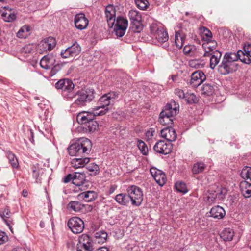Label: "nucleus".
<instances>
[{
	"instance_id": "1",
	"label": "nucleus",
	"mask_w": 251,
	"mask_h": 251,
	"mask_svg": "<svg viewBox=\"0 0 251 251\" xmlns=\"http://www.w3.org/2000/svg\"><path fill=\"white\" fill-rule=\"evenodd\" d=\"M239 58V54L235 52L226 53L218 67V72L222 75H226L235 72L238 67L236 62Z\"/></svg>"
},
{
	"instance_id": "2",
	"label": "nucleus",
	"mask_w": 251,
	"mask_h": 251,
	"mask_svg": "<svg viewBox=\"0 0 251 251\" xmlns=\"http://www.w3.org/2000/svg\"><path fill=\"white\" fill-rule=\"evenodd\" d=\"M179 111V105L175 101L168 103L160 113L159 121L163 125L171 127L173 125V117Z\"/></svg>"
},
{
	"instance_id": "3",
	"label": "nucleus",
	"mask_w": 251,
	"mask_h": 251,
	"mask_svg": "<svg viewBox=\"0 0 251 251\" xmlns=\"http://www.w3.org/2000/svg\"><path fill=\"white\" fill-rule=\"evenodd\" d=\"M91 146V142L89 139L82 138L69 147L68 152L71 156H82L89 153Z\"/></svg>"
},
{
	"instance_id": "4",
	"label": "nucleus",
	"mask_w": 251,
	"mask_h": 251,
	"mask_svg": "<svg viewBox=\"0 0 251 251\" xmlns=\"http://www.w3.org/2000/svg\"><path fill=\"white\" fill-rule=\"evenodd\" d=\"M94 90L93 89H81L75 92V97L76 99L74 104L78 107H83L86 105L87 103L91 102L94 99Z\"/></svg>"
},
{
	"instance_id": "5",
	"label": "nucleus",
	"mask_w": 251,
	"mask_h": 251,
	"mask_svg": "<svg viewBox=\"0 0 251 251\" xmlns=\"http://www.w3.org/2000/svg\"><path fill=\"white\" fill-rule=\"evenodd\" d=\"M55 86L57 89L62 91L63 97L67 99L71 100L75 98V85L71 80L68 78L61 79L55 83Z\"/></svg>"
},
{
	"instance_id": "6",
	"label": "nucleus",
	"mask_w": 251,
	"mask_h": 251,
	"mask_svg": "<svg viewBox=\"0 0 251 251\" xmlns=\"http://www.w3.org/2000/svg\"><path fill=\"white\" fill-rule=\"evenodd\" d=\"M119 94L117 92L112 91L102 96L99 100V106L94 108V110L100 111L106 109V113L109 110L108 106L113 105L115 100L118 98Z\"/></svg>"
},
{
	"instance_id": "7",
	"label": "nucleus",
	"mask_w": 251,
	"mask_h": 251,
	"mask_svg": "<svg viewBox=\"0 0 251 251\" xmlns=\"http://www.w3.org/2000/svg\"><path fill=\"white\" fill-rule=\"evenodd\" d=\"M130 201L133 206H139L143 200V193L140 188L135 185L128 187L126 189Z\"/></svg>"
},
{
	"instance_id": "8",
	"label": "nucleus",
	"mask_w": 251,
	"mask_h": 251,
	"mask_svg": "<svg viewBox=\"0 0 251 251\" xmlns=\"http://www.w3.org/2000/svg\"><path fill=\"white\" fill-rule=\"evenodd\" d=\"M106 113V109L97 111L94 108L89 111H83L79 113L76 117L77 122L82 125H85L89 120H94L96 116H102Z\"/></svg>"
},
{
	"instance_id": "9",
	"label": "nucleus",
	"mask_w": 251,
	"mask_h": 251,
	"mask_svg": "<svg viewBox=\"0 0 251 251\" xmlns=\"http://www.w3.org/2000/svg\"><path fill=\"white\" fill-rule=\"evenodd\" d=\"M56 62L55 56L52 54L45 55L40 60L41 67L45 69H51V73L54 75L58 71L60 66L58 64L54 65Z\"/></svg>"
},
{
	"instance_id": "10",
	"label": "nucleus",
	"mask_w": 251,
	"mask_h": 251,
	"mask_svg": "<svg viewBox=\"0 0 251 251\" xmlns=\"http://www.w3.org/2000/svg\"><path fill=\"white\" fill-rule=\"evenodd\" d=\"M128 15L131 22L132 30L135 33H139L143 29L141 13L136 10H131Z\"/></svg>"
},
{
	"instance_id": "11",
	"label": "nucleus",
	"mask_w": 251,
	"mask_h": 251,
	"mask_svg": "<svg viewBox=\"0 0 251 251\" xmlns=\"http://www.w3.org/2000/svg\"><path fill=\"white\" fill-rule=\"evenodd\" d=\"M81 51V46L77 42H75L65 50H62L60 55L63 58H75L78 56Z\"/></svg>"
},
{
	"instance_id": "12",
	"label": "nucleus",
	"mask_w": 251,
	"mask_h": 251,
	"mask_svg": "<svg viewBox=\"0 0 251 251\" xmlns=\"http://www.w3.org/2000/svg\"><path fill=\"white\" fill-rule=\"evenodd\" d=\"M68 226L74 233H80L84 229V222L79 217H74L69 220Z\"/></svg>"
},
{
	"instance_id": "13",
	"label": "nucleus",
	"mask_w": 251,
	"mask_h": 251,
	"mask_svg": "<svg viewBox=\"0 0 251 251\" xmlns=\"http://www.w3.org/2000/svg\"><path fill=\"white\" fill-rule=\"evenodd\" d=\"M93 241L87 234H82L79 238V243L77 245V251H92Z\"/></svg>"
},
{
	"instance_id": "14",
	"label": "nucleus",
	"mask_w": 251,
	"mask_h": 251,
	"mask_svg": "<svg viewBox=\"0 0 251 251\" xmlns=\"http://www.w3.org/2000/svg\"><path fill=\"white\" fill-rule=\"evenodd\" d=\"M190 84L192 87H197L206 80V76L202 71L198 70L193 72L191 75Z\"/></svg>"
},
{
	"instance_id": "15",
	"label": "nucleus",
	"mask_w": 251,
	"mask_h": 251,
	"mask_svg": "<svg viewBox=\"0 0 251 251\" xmlns=\"http://www.w3.org/2000/svg\"><path fill=\"white\" fill-rule=\"evenodd\" d=\"M153 149L157 153L166 155L171 152L172 144L171 143H167L164 141L160 140L156 143Z\"/></svg>"
},
{
	"instance_id": "16",
	"label": "nucleus",
	"mask_w": 251,
	"mask_h": 251,
	"mask_svg": "<svg viewBox=\"0 0 251 251\" xmlns=\"http://www.w3.org/2000/svg\"><path fill=\"white\" fill-rule=\"evenodd\" d=\"M151 176L155 180L156 182L160 186H163L166 182L165 174L162 171L155 167H152L150 169Z\"/></svg>"
},
{
	"instance_id": "17",
	"label": "nucleus",
	"mask_w": 251,
	"mask_h": 251,
	"mask_svg": "<svg viewBox=\"0 0 251 251\" xmlns=\"http://www.w3.org/2000/svg\"><path fill=\"white\" fill-rule=\"evenodd\" d=\"M56 44L55 39L53 37H50L44 39L40 42L39 48L41 51L45 52L52 50L55 47Z\"/></svg>"
},
{
	"instance_id": "18",
	"label": "nucleus",
	"mask_w": 251,
	"mask_h": 251,
	"mask_svg": "<svg viewBox=\"0 0 251 251\" xmlns=\"http://www.w3.org/2000/svg\"><path fill=\"white\" fill-rule=\"evenodd\" d=\"M105 17L107 19L108 26L112 28L116 20V10L113 5H109L105 10Z\"/></svg>"
},
{
	"instance_id": "19",
	"label": "nucleus",
	"mask_w": 251,
	"mask_h": 251,
	"mask_svg": "<svg viewBox=\"0 0 251 251\" xmlns=\"http://www.w3.org/2000/svg\"><path fill=\"white\" fill-rule=\"evenodd\" d=\"M154 36L159 43L161 44H164L163 46L164 48L168 47V35L167 32L163 28H157L155 30Z\"/></svg>"
},
{
	"instance_id": "20",
	"label": "nucleus",
	"mask_w": 251,
	"mask_h": 251,
	"mask_svg": "<svg viewBox=\"0 0 251 251\" xmlns=\"http://www.w3.org/2000/svg\"><path fill=\"white\" fill-rule=\"evenodd\" d=\"M88 20L83 13H79L75 17V25L78 29L82 30L86 28L88 25Z\"/></svg>"
},
{
	"instance_id": "21",
	"label": "nucleus",
	"mask_w": 251,
	"mask_h": 251,
	"mask_svg": "<svg viewBox=\"0 0 251 251\" xmlns=\"http://www.w3.org/2000/svg\"><path fill=\"white\" fill-rule=\"evenodd\" d=\"M161 135L169 143L175 141L177 136L175 130L171 127H167L161 130Z\"/></svg>"
},
{
	"instance_id": "22",
	"label": "nucleus",
	"mask_w": 251,
	"mask_h": 251,
	"mask_svg": "<svg viewBox=\"0 0 251 251\" xmlns=\"http://www.w3.org/2000/svg\"><path fill=\"white\" fill-rule=\"evenodd\" d=\"M210 216L218 219L223 218L226 214L225 210L220 206L212 207L210 211Z\"/></svg>"
},
{
	"instance_id": "23",
	"label": "nucleus",
	"mask_w": 251,
	"mask_h": 251,
	"mask_svg": "<svg viewBox=\"0 0 251 251\" xmlns=\"http://www.w3.org/2000/svg\"><path fill=\"white\" fill-rule=\"evenodd\" d=\"M4 11H2L1 9V17L5 22H11L16 18V15L12 11L11 9H9L7 7H3Z\"/></svg>"
},
{
	"instance_id": "24",
	"label": "nucleus",
	"mask_w": 251,
	"mask_h": 251,
	"mask_svg": "<svg viewBox=\"0 0 251 251\" xmlns=\"http://www.w3.org/2000/svg\"><path fill=\"white\" fill-rule=\"evenodd\" d=\"M86 182L85 174L78 172L74 174L73 184L77 186L83 187Z\"/></svg>"
},
{
	"instance_id": "25",
	"label": "nucleus",
	"mask_w": 251,
	"mask_h": 251,
	"mask_svg": "<svg viewBox=\"0 0 251 251\" xmlns=\"http://www.w3.org/2000/svg\"><path fill=\"white\" fill-rule=\"evenodd\" d=\"M222 56V53L219 51L216 50L212 51V54L210 59V67L214 69L218 64Z\"/></svg>"
},
{
	"instance_id": "26",
	"label": "nucleus",
	"mask_w": 251,
	"mask_h": 251,
	"mask_svg": "<svg viewBox=\"0 0 251 251\" xmlns=\"http://www.w3.org/2000/svg\"><path fill=\"white\" fill-rule=\"evenodd\" d=\"M115 200L119 204L124 206L127 205L130 201L127 193V194L120 193L117 195L115 197Z\"/></svg>"
},
{
	"instance_id": "27",
	"label": "nucleus",
	"mask_w": 251,
	"mask_h": 251,
	"mask_svg": "<svg viewBox=\"0 0 251 251\" xmlns=\"http://www.w3.org/2000/svg\"><path fill=\"white\" fill-rule=\"evenodd\" d=\"M90 161L89 158H75L72 159L71 164L75 168L83 167Z\"/></svg>"
},
{
	"instance_id": "28",
	"label": "nucleus",
	"mask_w": 251,
	"mask_h": 251,
	"mask_svg": "<svg viewBox=\"0 0 251 251\" xmlns=\"http://www.w3.org/2000/svg\"><path fill=\"white\" fill-rule=\"evenodd\" d=\"M107 235V233L104 231L96 232L94 234L93 241L99 244H103L106 241Z\"/></svg>"
},
{
	"instance_id": "29",
	"label": "nucleus",
	"mask_w": 251,
	"mask_h": 251,
	"mask_svg": "<svg viewBox=\"0 0 251 251\" xmlns=\"http://www.w3.org/2000/svg\"><path fill=\"white\" fill-rule=\"evenodd\" d=\"M240 189L242 195L245 198L251 197V184L247 182H242L240 184Z\"/></svg>"
},
{
	"instance_id": "30",
	"label": "nucleus",
	"mask_w": 251,
	"mask_h": 251,
	"mask_svg": "<svg viewBox=\"0 0 251 251\" xmlns=\"http://www.w3.org/2000/svg\"><path fill=\"white\" fill-rule=\"evenodd\" d=\"M79 196L83 198L86 201L91 202L97 198V195L93 191H88L80 193Z\"/></svg>"
},
{
	"instance_id": "31",
	"label": "nucleus",
	"mask_w": 251,
	"mask_h": 251,
	"mask_svg": "<svg viewBox=\"0 0 251 251\" xmlns=\"http://www.w3.org/2000/svg\"><path fill=\"white\" fill-rule=\"evenodd\" d=\"M244 50L245 53L241 50H238L237 52H235V53L239 54V59H240L242 62L246 64H249L251 63V59L249 58V56H251L250 55V51L246 50L245 48H244Z\"/></svg>"
},
{
	"instance_id": "32",
	"label": "nucleus",
	"mask_w": 251,
	"mask_h": 251,
	"mask_svg": "<svg viewBox=\"0 0 251 251\" xmlns=\"http://www.w3.org/2000/svg\"><path fill=\"white\" fill-rule=\"evenodd\" d=\"M234 236V232L230 228L225 229L221 233V238L225 241H230Z\"/></svg>"
},
{
	"instance_id": "33",
	"label": "nucleus",
	"mask_w": 251,
	"mask_h": 251,
	"mask_svg": "<svg viewBox=\"0 0 251 251\" xmlns=\"http://www.w3.org/2000/svg\"><path fill=\"white\" fill-rule=\"evenodd\" d=\"M185 39V35L182 31H177L175 34V42L176 47L181 48L183 42Z\"/></svg>"
},
{
	"instance_id": "34",
	"label": "nucleus",
	"mask_w": 251,
	"mask_h": 251,
	"mask_svg": "<svg viewBox=\"0 0 251 251\" xmlns=\"http://www.w3.org/2000/svg\"><path fill=\"white\" fill-rule=\"evenodd\" d=\"M84 207L80 202L77 201H71L68 204L67 207L69 209L75 212L81 211Z\"/></svg>"
},
{
	"instance_id": "35",
	"label": "nucleus",
	"mask_w": 251,
	"mask_h": 251,
	"mask_svg": "<svg viewBox=\"0 0 251 251\" xmlns=\"http://www.w3.org/2000/svg\"><path fill=\"white\" fill-rule=\"evenodd\" d=\"M98 127L99 125L97 122L94 120H91L84 126L83 128H85L89 132L93 133L98 129Z\"/></svg>"
},
{
	"instance_id": "36",
	"label": "nucleus",
	"mask_w": 251,
	"mask_h": 251,
	"mask_svg": "<svg viewBox=\"0 0 251 251\" xmlns=\"http://www.w3.org/2000/svg\"><path fill=\"white\" fill-rule=\"evenodd\" d=\"M11 212L8 208H5L2 212V214H1V218H2L4 223L7 225L10 230L12 232V226L10 225L11 220H6V218H9L11 216Z\"/></svg>"
},
{
	"instance_id": "37",
	"label": "nucleus",
	"mask_w": 251,
	"mask_h": 251,
	"mask_svg": "<svg viewBox=\"0 0 251 251\" xmlns=\"http://www.w3.org/2000/svg\"><path fill=\"white\" fill-rule=\"evenodd\" d=\"M30 27L25 25L22 27L17 33V36L20 38H25L30 35Z\"/></svg>"
},
{
	"instance_id": "38",
	"label": "nucleus",
	"mask_w": 251,
	"mask_h": 251,
	"mask_svg": "<svg viewBox=\"0 0 251 251\" xmlns=\"http://www.w3.org/2000/svg\"><path fill=\"white\" fill-rule=\"evenodd\" d=\"M214 92V88L212 84L205 83L203 85L201 88V93L203 95L206 96L212 95Z\"/></svg>"
},
{
	"instance_id": "39",
	"label": "nucleus",
	"mask_w": 251,
	"mask_h": 251,
	"mask_svg": "<svg viewBox=\"0 0 251 251\" xmlns=\"http://www.w3.org/2000/svg\"><path fill=\"white\" fill-rule=\"evenodd\" d=\"M6 156L8 159L9 163L14 168H17L19 166L18 159L15 155L8 151L6 152Z\"/></svg>"
},
{
	"instance_id": "40",
	"label": "nucleus",
	"mask_w": 251,
	"mask_h": 251,
	"mask_svg": "<svg viewBox=\"0 0 251 251\" xmlns=\"http://www.w3.org/2000/svg\"><path fill=\"white\" fill-rule=\"evenodd\" d=\"M113 27H114L113 32L117 37H123L125 35L127 28V27L125 26L123 27L120 26L119 25H114Z\"/></svg>"
},
{
	"instance_id": "41",
	"label": "nucleus",
	"mask_w": 251,
	"mask_h": 251,
	"mask_svg": "<svg viewBox=\"0 0 251 251\" xmlns=\"http://www.w3.org/2000/svg\"><path fill=\"white\" fill-rule=\"evenodd\" d=\"M215 193V199L219 200H223L225 198L227 193V189L224 187H218Z\"/></svg>"
},
{
	"instance_id": "42",
	"label": "nucleus",
	"mask_w": 251,
	"mask_h": 251,
	"mask_svg": "<svg viewBox=\"0 0 251 251\" xmlns=\"http://www.w3.org/2000/svg\"><path fill=\"white\" fill-rule=\"evenodd\" d=\"M185 100L189 104L196 103L199 101V98L192 93H186L185 98Z\"/></svg>"
},
{
	"instance_id": "43",
	"label": "nucleus",
	"mask_w": 251,
	"mask_h": 251,
	"mask_svg": "<svg viewBox=\"0 0 251 251\" xmlns=\"http://www.w3.org/2000/svg\"><path fill=\"white\" fill-rule=\"evenodd\" d=\"M32 176L35 179L36 182L38 183L40 181L39 174L40 168L38 164H36L32 166Z\"/></svg>"
},
{
	"instance_id": "44",
	"label": "nucleus",
	"mask_w": 251,
	"mask_h": 251,
	"mask_svg": "<svg viewBox=\"0 0 251 251\" xmlns=\"http://www.w3.org/2000/svg\"><path fill=\"white\" fill-rule=\"evenodd\" d=\"M205 166L203 163L202 162H197L195 163L193 165L192 168V172L193 174H197L200 173L202 172L204 169Z\"/></svg>"
},
{
	"instance_id": "45",
	"label": "nucleus",
	"mask_w": 251,
	"mask_h": 251,
	"mask_svg": "<svg viewBox=\"0 0 251 251\" xmlns=\"http://www.w3.org/2000/svg\"><path fill=\"white\" fill-rule=\"evenodd\" d=\"M175 187L178 192L183 194H185L188 192L186 184L182 181L177 182L175 184Z\"/></svg>"
},
{
	"instance_id": "46",
	"label": "nucleus",
	"mask_w": 251,
	"mask_h": 251,
	"mask_svg": "<svg viewBox=\"0 0 251 251\" xmlns=\"http://www.w3.org/2000/svg\"><path fill=\"white\" fill-rule=\"evenodd\" d=\"M241 177L246 179H249L251 180V168L249 167H245L242 169L241 172Z\"/></svg>"
},
{
	"instance_id": "47",
	"label": "nucleus",
	"mask_w": 251,
	"mask_h": 251,
	"mask_svg": "<svg viewBox=\"0 0 251 251\" xmlns=\"http://www.w3.org/2000/svg\"><path fill=\"white\" fill-rule=\"evenodd\" d=\"M115 25H119L120 26H128V21L126 19L122 16H118L115 20Z\"/></svg>"
},
{
	"instance_id": "48",
	"label": "nucleus",
	"mask_w": 251,
	"mask_h": 251,
	"mask_svg": "<svg viewBox=\"0 0 251 251\" xmlns=\"http://www.w3.org/2000/svg\"><path fill=\"white\" fill-rule=\"evenodd\" d=\"M86 165L87 169L90 172H92L94 175H96L99 172V167L95 163H87Z\"/></svg>"
},
{
	"instance_id": "49",
	"label": "nucleus",
	"mask_w": 251,
	"mask_h": 251,
	"mask_svg": "<svg viewBox=\"0 0 251 251\" xmlns=\"http://www.w3.org/2000/svg\"><path fill=\"white\" fill-rule=\"evenodd\" d=\"M196 49L194 46L186 45L183 48V52L185 54L193 55Z\"/></svg>"
},
{
	"instance_id": "50",
	"label": "nucleus",
	"mask_w": 251,
	"mask_h": 251,
	"mask_svg": "<svg viewBox=\"0 0 251 251\" xmlns=\"http://www.w3.org/2000/svg\"><path fill=\"white\" fill-rule=\"evenodd\" d=\"M135 2L137 7L141 10L146 9L149 5L147 0H135Z\"/></svg>"
},
{
	"instance_id": "51",
	"label": "nucleus",
	"mask_w": 251,
	"mask_h": 251,
	"mask_svg": "<svg viewBox=\"0 0 251 251\" xmlns=\"http://www.w3.org/2000/svg\"><path fill=\"white\" fill-rule=\"evenodd\" d=\"M138 147L143 155H146L147 154L148 152V147L143 141H139Z\"/></svg>"
},
{
	"instance_id": "52",
	"label": "nucleus",
	"mask_w": 251,
	"mask_h": 251,
	"mask_svg": "<svg viewBox=\"0 0 251 251\" xmlns=\"http://www.w3.org/2000/svg\"><path fill=\"white\" fill-rule=\"evenodd\" d=\"M33 50V47L32 45L29 44L24 46L21 50L22 53L24 55L27 56L28 54L32 52Z\"/></svg>"
},
{
	"instance_id": "53",
	"label": "nucleus",
	"mask_w": 251,
	"mask_h": 251,
	"mask_svg": "<svg viewBox=\"0 0 251 251\" xmlns=\"http://www.w3.org/2000/svg\"><path fill=\"white\" fill-rule=\"evenodd\" d=\"M217 46V43L214 41H212L210 43H207L206 44L203 45V47L204 48V50L207 49L209 50V51H213L214 49H215Z\"/></svg>"
},
{
	"instance_id": "54",
	"label": "nucleus",
	"mask_w": 251,
	"mask_h": 251,
	"mask_svg": "<svg viewBox=\"0 0 251 251\" xmlns=\"http://www.w3.org/2000/svg\"><path fill=\"white\" fill-rule=\"evenodd\" d=\"M189 65L191 67L196 68H201L203 67V65L199 63L197 60H191L189 62Z\"/></svg>"
},
{
	"instance_id": "55",
	"label": "nucleus",
	"mask_w": 251,
	"mask_h": 251,
	"mask_svg": "<svg viewBox=\"0 0 251 251\" xmlns=\"http://www.w3.org/2000/svg\"><path fill=\"white\" fill-rule=\"evenodd\" d=\"M175 93L180 99H185L186 96V93H184V91L180 89L177 88L175 90Z\"/></svg>"
},
{
	"instance_id": "56",
	"label": "nucleus",
	"mask_w": 251,
	"mask_h": 251,
	"mask_svg": "<svg viewBox=\"0 0 251 251\" xmlns=\"http://www.w3.org/2000/svg\"><path fill=\"white\" fill-rule=\"evenodd\" d=\"M203 34L205 36L206 40H210L212 36L211 32L207 28L203 27L202 29Z\"/></svg>"
},
{
	"instance_id": "57",
	"label": "nucleus",
	"mask_w": 251,
	"mask_h": 251,
	"mask_svg": "<svg viewBox=\"0 0 251 251\" xmlns=\"http://www.w3.org/2000/svg\"><path fill=\"white\" fill-rule=\"evenodd\" d=\"M11 247L9 245H6L3 251H10ZM12 251H26V250L23 248H16L12 250Z\"/></svg>"
},
{
	"instance_id": "58",
	"label": "nucleus",
	"mask_w": 251,
	"mask_h": 251,
	"mask_svg": "<svg viewBox=\"0 0 251 251\" xmlns=\"http://www.w3.org/2000/svg\"><path fill=\"white\" fill-rule=\"evenodd\" d=\"M73 178L74 174H69L64 177V182L65 183H68L71 180H72V183H73Z\"/></svg>"
},
{
	"instance_id": "59",
	"label": "nucleus",
	"mask_w": 251,
	"mask_h": 251,
	"mask_svg": "<svg viewBox=\"0 0 251 251\" xmlns=\"http://www.w3.org/2000/svg\"><path fill=\"white\" fill-rule=\"evenodd\" d=\"M8 240V237L4 232L1 231V244H3Z\"/></svg>"
},
{
	"instance_id": "60",
	"label": "nucleus",
	"mask_w": 251,
	"mask_h": 251,
	"mask_svg": "<svg viewBox=\"0 0 251 251\" xmlns=\"http://www.w3.org/2000/svg\"><path fill=\"white\" fill-rule=\"evenodd\" d=\"M155 130L153 128H151L146 132V136L148 138H151L154 136Z\"/></svg>"
},
{
	"instance_id": "61",
	"label": "nucleus",
	"mask_w": 251,
	"mask_h": 251,
	"mask_svg": "<svg viewBox=\"0 0 251 251\" xmlns=\"http://www.w3.org/2000/svg\"><path fill=\"white\" fill-rule=\"evenodd\" d=\"M205 53L203 55V56L204 57H207V56H210V57L211 56V54H212V51H209V50H207L206 49V50H205Z\"/></svg>"
},
{
	"instance_id": "62",
	"label": "nucleus",
	"mask_w": 251,
	"mask_h": 251,
	"mask_svg": "<svg viewBox=\"0 0 251 251\" xmlns=\"http://www.w3.org/2000/svg\"><path fill=\"white\" fill-rule=\"evenodd\" d=\"M95 251H109L108 248L105 247H102L96 250Z\"/></svg>"
},
{
	"instance_id": "63",
	"label": "nucleus",
	"mask_w": 251,
	"mask_h": 251,
	"mask_svg": "<svg viewBox=\"0 0 251 251\" xmlns=\"http://www.w3.org/2000/svg\"><path fill=\"white\" fill-rule=\"evenodd\" d=\"M116 188H117V187L115 185L111 186V187L109 189V194L113 193L114 192V191L115 190V189H116Z\"/></svg>"
},
{
	"instance_id": "64",
	"label": "nucleus",
	"mask_w": 251,
	"mask_h": 251,
	"mask_svg": "<svg viewBox=\"0 0 251 251\" xmlns=\"http://www.w3.org/2000/svg\"><path fill=\"white\" fill-rule=\"evenodd\" d=\"M171 79L173 82H176L177 79V76L175 75H172L171 76Z\"/></svg>"
}]
</instances>
